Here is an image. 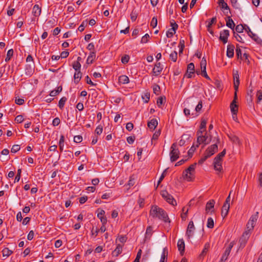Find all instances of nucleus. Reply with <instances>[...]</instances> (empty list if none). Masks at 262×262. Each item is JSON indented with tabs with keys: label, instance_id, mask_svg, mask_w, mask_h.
I'll return each mask as SVG.
<instances>
[{
	"label": "nucleus",
	"instance_id": "f257e3e1",
	"mask_svg": "<svg viewBox=\"0 0 262 262\" xmlns=\"http://www.w3.org/2000/svg\"><path fill=\"white\" fill-rule=\"evenodd\" d=\"M215 141V143L209 146L204 152L203 156L199 160L198 163L199 164H203L208 158L212 156L218 150L217 144L220 142V139L219 137L214 138L213 142Z\"/></svg>",
	"mask_w": 262,
	"mask_h": 262
},
{
	"label": "nucleus",
	"instance_id": "f03ea898",
	"mask_svg": "<svg viewBox=\"0 0 262 262\" xmlns=\"http://www.w3.org/2000/svg\"><path fill=\"white\" fill-rule=\"evenodd\" d=\"M150 214L153 217H157L159 220L163 221L164 223H170V220L166 212L157 206H152L150 211Z\"/></svg>",
	"mask_w": 262,
	"mask_h": 262
},
{
	"label": "nucleus",
	"instance_id": "7ed1b4c3",
	"mask_svg": "<svg viewBox=\"0 0 262 262\" xmlns=\"http://www.w3.org/2000/svg\"><path fill=\"white\" fill-rule=\"evenodd\" d=\"M196 136L197 144L196 147H199V145L202 143H204L205 145L208 144L211 142V138H208V137L206 136V133L204 135L202 131L198 130L196 132Z\"/></svg>",
	"mask_w": 262,
	"mask_h": 262
},
{
	"label": "nucleus",
	"instance_id": "20e7f679",
	"mask_svg": "<svg viewBox=\"0 0 262 262\" xmlns=\"http://www.w3.org/2000/svg\"><path fill=\"white\" fill-rule=\"evenodd\" d=\"M196 164L194 163L189 166L184 172V179L188 181H192L194 179V171Z\"/></svg>",
	"mask_w": 262,
	"mask_h": 262
},
{
	"label": "nucleus",
	"instance_id": "39448f33",
	"mask_svg": "<svg viewBox=\"0 0 262 262\" xmlns=\"http://www.w3.org/2000/svg\"><path fill=\"white\" fill-rule=\"evenodd\" d=\"M170 161L173 162L178 160L179 158L180 151L178 148H177L176 143H173L170 147Z\"/></svg>",
	"mask_w": 262,
	"mask_h": 262
},
{
	"label": "nucleus",
	"instance_id": "423d86ee",
	"mask_svg": "<svg viewBox=\"0 0 262 262\" xmlns=\"http://www.w3.org/2000/svg\"><path fill=\"white\" fill-rule=\"evenodd\" d=\"M233 77L234 80V99H237V92L238 91V86L239 85V74L237 71H233Z\"/></svg>",
	"mask_w": 262,
	"mask_h": 262
},
{
	"label": "nucleus",
	"instance_id": "0eeeda50",
	"mask_svg": "<svg viewBox=\"0 0 262 262\" xmlns=\"http://www.w3.org/2000/svg\"><path fill=\"white\" fill-rule=\"evenodd\" d=\"M161 194L167 203L172 206L177 205V202L175 199L171 194L168 193L166 190H162L161 192Z\"/></svg>",
	"mask_w": 262,
	"mask_h": 262
},
{
	"label": "nucleus",
	"instance_id": "6e6552de",
	"mask_svg": "<svg viewBox=\"0 0 262 262\" xmlns=\"http://www.w3.org/2000/svg\"><path fill=\"white\" fill-rule=\"evenodd\" d=\"M258 217V212H257L255 214L251 216L247 224V230L246 231H249V233L251 234V231L253 230L255 223Z\"/></svg>",
	"mask_w": 262,
	"mask_h": 262
},
{
	"label": "nucleus",
	"instance_id": "1a4fd4ad",
	"mask_svg": "<svg viewBox=\"0 0 262 262\" xmlns=\"http://www.w3.org/2000/svg\"><path fill=\"white\" fill-rule=\"evenodd\" d=\"M246 28L245 31L248 33V35L254 40L257 43L261 45L262 40L256 35V34L253 33L250 28L247 25H245Z\"/></svg>",
	"mask_w": 262,
	"mask_h": 262
},
{
	"label": "nucleus",
	"instance_id": "9d476101",
	"mask_svg": "<svg viewBox=\"0 0 262 262\" xmlns=\"http://www.w3.org/2000/svg\"><path fill=\"white\" fill-rule=\"evenodd\" d=\"M250 233H249V231H245L243 233L242 237L240 238L239 241L240 243L239 248H243L244 247H245L247 242V241L248 240L250 237Z\"/></svg>",
	"mask_w": 262,
	"mask_h": 262
},
{
	"label": "nucleus",
	"instance_id": "9b49d317",
	"mask_svg": "<svg viewBox=\"0 0 262 262\" xmlns=\"http://www.w3.org/2000/svg\"><path fill=\"white\" fill-rule=\"evenodd\" d=\"M234 244L233 242H231L228 247L226 248L224 253H223L221 260L220 262H225L226 260H227L228 256L230 254V253L231 252V250L233 247Z\"/></svg>",
	"mask_w": 262,
	"mask_h": 262
},
{
	"label": "nucleus",
	"instance_id": "f8f14e48",
	"mask_svg": "<svg viewBox=\"0 0 262 262\" xmlns=\"http://www.w3.org/2000/svg\"><path fill=\"white\" fill-rule=\"evenodd\" d=\"M218 3L226 16H228L229 14H231L229 7L228 6L227 4L225 2L224 0H220Z\"/></svg>",
	"mask_w": 262,
	"mask_h": 262
},
{
	"label": "nucleus",
	"instance_id": "ddd939ff",
	"mask_svg": "<svg viewBox=\"0 0 262 262\" xmlns=\"http://www.w3.org/2000/svg\"><path fill=\"white\" fill-rule=\"evenodd\" d=\"M236 100L237 99H234V98L233 101L230 104L231 111L232 113L233 119L234 120H236L237 119V113L238 111V106L237 104H236Z\"/></svg>",
	"mask_w": 262,
	"mask_h": 262
},
{
	"label": "nucleus",
	"instance_id": "4468645a",
	"mask_svg": "<svg viewBox=\"0 0 262 262\" xmlns=\"http://www.w3.org/2000/svg\"><path fill=\"white\" fill-rule=\"evenodd\" d=\"M163 69V67L160 62H157L155 65V67L152 69V73L155 76H158L161 74Z\"/></svg>",
	"mask_w": 262,
	"mask_h": 262
},
{
	"label": "nucleus",
	"instance_id": "2eb2a0df",
	"mask_svg": "<svg viewBox=\"0 0 262 262\" xmlns=\"http://www.w3.org/2000/svg\"><path fill=\"white\" fill-rule=\"evenodd\" d=\"M194 229L195 228L193 222L192 221H190L188 225L186 232V235L188 239H190L193 236Z\"/></svg>",
	"mask_w": 262,
	"mask_h": 262
},
{
	"label": "nucleus",
	"instance_id": "dca6fc26",
	"mask_svg": "<svg viewBox=\"0 0 262 262\" xmlns=\"http://www.w3.org/2000/svg\"><path fill=\"white\" fill-rule=\"evenodd\" d=\"M229 36V31L228 30H224L220 32V40H222L224 43L228 41V38Z\"/></svg>",
	"mask_w": 262,
	"mask_h": 262
},
{
	"label": "nucleus",
	"instance_id": "f3484780",
	"mask_svg": "<svg viewBox=\"0 0 262 262\" xmlns=\"http://www.w3.org/2000/svg\"><path fill=\"white\" fill-rule=\"evenodd\" d=\"M177 246L180 254L182 255L185 250V243L183 239H179L178 241Z\"/></svg>",
	"mask_w": 262,
	"mask_h": 262
},
{
	"label": "nucleus",
	"instance_id": "a211bd4d",
	"mask_svg": "<svg viewBox=\"0 0 262 262\" xmlns=\"http://www.w3.org/2000/svg\"><path fill=\"white\" fill-rule=\"evenodd\" d=\"M234 46L233 45H228L227 46L226 55L229 58H232L234 56Z\"/></svg>",
	"mask_w": 262,
	"mask_h": 262
},
{
	"label": "nucleus",
	"instance_id": "6ab92c4d",
	"mask_svg": "<svg viewBox=\"0 0 262 262\" xmlns=\"http://www.w3.org/2000/svg\"><path fill=\"white\" fill-rule=\"evenodd\" d=\"M41 12V8L38 5H35L33 8L32 13L35 16H39Z\"/></svg>",
	"mask_w": 262,
	"mask_h": 262
},
{
	"label": "nucleus",
	"instance_id": "aec40b11",
	"mask_svg": "<svg viewBox=\"0 0 262 262\" xmlns=\"http://www.w3.org/2000/svg\"><path fill=\"white\" fill-rule=\"evenodd\" d=\"M202 108V102L200 101L195 108V112H192L191 116L192 117H196L199 115L198 113L201 110Z\"/></svg>",
	"mask_w": 262,
	"mask_h": 262
},
{
	"label": "nucleus",
	"instance_id": "412c9836",
	"mask_svg": "<svg viewBox=\"0 0 262 262\" xmlns=\"http://www.w3.org/2000/svg\"><path fill=\"white\" fill-rule=\"evenodd\" d=\"M168 253V252L167 247L164 248L160 262H167Z\"/></svg>",
	"mask_w": 262,
	"mask_h": 262
},
{
	"label": "nucleus",
	"instance_id": "4be33fe9",
	"mask_svg": "<svg viewBox=\"0 0 262 262\" xmlns=\"http://www.w3.org/2000/svg\"><path fill=\"white\" fill-rule=\"evenodd\" d=\"M158 121L156 119H152L147 123L148 127L152 130H154L158 125Z\"/></svg>",
	"mask_w": 262,
	"mask_h": 262
},
{
	"label": "nucleus",
	"instance_id": "5701e85b",
	"mask_svg": "<svg viewBox=\"0 0 262 262\" xmlns=\"http://www.w3.org/2000/svg\"><path fill=\"white\" fill-rule=\"evenodd\" d=\"M227 17L228 19L226 20V26L231 28L232 30H234L235 27V24L231 18V16L229 15L226 16Z\"/></svg>",
	"mask_w": 262,
	"mask_h": 262
},
{
	"label": "nucleus",
	"instance_id": "b1692460",
	"mask_svg": "<svg viewBox=\"0 0 262 262\" xmlns=\"http://www.w3.org/2000/svg\"><path fill=\"white\" fill-rule=\"evenodd\" d=\"M118 82L121 84H127L129 83V78L126 75H121L119 77Z\"/></svg>",
	"mask_w": 262,
	"mask_h": 262
},
{
	"label": "nucleus",
	"instance_id": "393cba45",
	"mask_svg": "<svg viewBox=\"0 0 262 262\" xmlns=\"http://www.w3.org/2000/svg\"><path fill=\"white\" fill-rule=\"evenodd\" d=\"M222 161H215L214 160L213 164H214V169L218 171H221L223 168L222 165Z\"/></svg>",
	"mask_w": 262,
	"mask_h": 262
},
{
	"label": "nucleus",
	"instance_id": "a878e982",
	"mask_svg": "<svg viewBox=\"0 0 262 262\" xmlns=\"http://www.w3.org/2000/svg\"><path fill=\"white\" fill-rule=\"evenodd\" d=\"M230 208V205H223L222 209V216L225 218L228 214Z\"/></svg>",
	"mask_w": 262,
	"mask_h": 262
},
{
	"label": "nucleus",
	"instance_id": "bb28decb",
	"mask_svg": "<svg viewBox=\"0 0 262 262\" xmlns=\"http://www.w3.org/2000/svg\"><path fill=\"white\" fill-rule=\"evenodd\" d=\"M96 58V52L91 51L87 58L86 63L88 64H91L93 63V60Z\"/></svg>",
	"mask_w": 262,
	"mask_h": 262
},
{
	"label": "nucleus",
	"instance_id": "cd10ccee",
	"mask_svg": "<svg viewBox=\"0 0 262 262\" xmlns=\"http://www.w3.org/2000/svg\"><path fill=\"white\" fill-rule=\"evenodd\" d=\"M215 204V201L213 200H211L208 201L206 205V211L207 212L209 211L211 209L214 208Z\"/></svg>",
	"mask_w": 262,
	"mask_h": 262
},
{
	"label": "nucleus",
	"instance_id": "c85d7f7f",
	"mask_svg": "<svg viewBox=\"0 0 262 262\" xmlns=\"http://www.w3.org/2000/svg\"><path fill=\"white\" fill-rule=\"evenodd\" d=\"M82 73L80 72V71H78L77 72L75 71L74 75V82L75 83L77 84L79 82L82 77Z\"/></svg>",
	"mask_w": 262,
	"mask_h": 262
},
{
	"label": "nucleus",
	"instance_id": "c756f323",
	"mask_svg": "<svg viewBox=\"0 0 262 262\" xmlns=\"http://www.w3.org/2000/svg\"><path fill=\"white\" fill-rule=\"evenodd\" d=\"M122 245L118 244L117 246L116 249L113 252V255L115 256H118L119 254L122 252Z\"/></svg>",
	"mask_w": 262,
	"mask_h": 262
},
{
	"label": "nucleus",
	"instance_id": "7c9ffc66",
	"mask_svg": "<svg viewBox=\"0 0 262 262\" xmlns=\"http://www.w3.org/2000/svg\"><path fill=\"white\" fill-rule=\"evenodd\" d=\"M152 233V228L151 226H148L146 230L145 238H150Z\"/></svg>",
	"mask_w": 262,
	"mask_h": 262
},
{
	"label": "nucleus",
	"instance_id": "2f4dec72",
	"mask_svg": "<svg viewBox=\"0 0 262 262\" xmlns=\"http://www.w3.org/2000/svg\"><path fill=\"white\" fill-rule=\"evenodd\" d=\"M226 149H224L214 159L215 161H222V158L225 156L226 154Z\"/></svg>",
	"mask_w": 262,
	"mask_h": 262
},
{
	"label": "nucleus",
	"instance_id": "473e14b6",
	"mask_svg": "<svg viewBox=\"0 0 262 262\" xmlns=\"http://www.w3.org/2000/svg\"><path fill=\"white\" fill-rule=\"evenodd\" d=\"M138 15V13L135 9H134L130 13V19L133 21H135Z\"/></svg>",
	"mask_w": 262,
	"mask_h": 262
},
{
	"label": "nucleus",
	"instance_id": "72a5a7b5",
	"mask_svg": "<svg viewBox=\"0 0 262 262\" xmlns=\"http://www.w3.org/2000/svg\"><path fill=\"white\" fill-rule=\"evenodd\" d=\"M176 28H170L166 32V36L168 38H170L173 36V34L176 33Z\"/></svg>",
	"mask_w": 262,
	"mask_h": 262
},
{
	"label": "nucleus",
	"instance_id": "f704fd0d",
	"mask_svg": "<svg viewBox=\"0 0 262 262\" xmlns=\"http://www.w3.org/2000/svg\"><path fill=\"white\" fill-rule=\"evenodd\" d=\"M210 247V244L209 243H206L205 245H204V249L203 250V251H202L201 254H200V256H204L205 254H206V253L207 252V251H208V249Z\"/></svg>",
	"mask_w": 262,
	"mask_h": 262
},
{
	"label": "nucleus",
	"instance_id": "c9c22d12",
	"mask_svg": "<svg viewBox=\"0 0 262 262\" xmlns=\"http://www.w3.org/2000/svg\"><path fill=\"white\" fill-rule=\"evenodd\" d=\"M3 256H9L13 253V251L10 250L8 248H5L3 250Z\"/></svg>",
	"mask_w": 262,
	"mask_h": 262
},
{
	"label": "nucleus",
	"instance_id": "e433bc0d",
	"mask_svg": "<svg viewBox=\"0 0 262 262\" xmlns=\"http://www.w3.org/2000/svg\"><path fill=\"white\" fill-rule=\"evenodd\" d=\"M170 59L173 62H176L178 58V53L177 51H174L171 53L169 55Z\"/></svg>",
	"mask_w": 262,
	"mask_h": 262
},
{
	"label": "nucleus",
	"instance_id": "4c0bfd02",
	"mask_svg": "<svg viewBox=\"0 0 262 262\" xmlns=\"http://www.w3.org/2000/svg\"><path fill=\"white\" fill-rule=\"evenodd\" d=\"M153 92L156 95L160 94V87L157 84H154L153 85Z\"/></svg>",
	"mask_w": 262,
	"mask_h": 262
},
{
	"label": "nucleus",
	"instance_id": "58836bf2",
	"mask_svg": "<svg viewBox=\"0 0 262 262\" xmlns=\"http://www.w3.org/2000/svg\"><path fill=\"white\" fill-rule=\"evenodd\" d=\"M72 67L76 72L80 71L81 64L79 62L74 61L72 64Z\"/></svg>",
	"mask_w": 262,
	"mask_h": 262
},
{
	"label": "nucleus",
	"instance_id": "ea45409f",
	"mask_svg": "<svg viewBox=\"0 0 262 262\" xmlns=\"http://www.w3.org/2000/svg\"><path fill=\"white\" fill-rule=\"evenodd\" d=\"M64 137L63 135L60 136V140L59 142V149L61 151L63 150L64 146Z\"/></svg>",
	"mask_w": 262,
	"mask_h": 262
},
{
	"label": "nucleus",
	"instance_id": "a19ab883",
	"mask_svg": "<svg viewBox=\"0 0 262 262\" xmlns=\"http://www.w3.org/2000/svg\"><path fill=\"white\" fill-rule=\"evenodd\" d=\"M13 49L9 50L7 53V57L5 58V61L6 62L9 61L10 60L12 56H13Z\"/></svg>",
	"mask_w": 262,
	"mask_h": 262
},
{
	"label": "nucleus",
	"instance_id": "79ce46f5",
	"mask_svg": "<svg viewBox=\"0 0 262 262\" xmlns=\"http://www.w3.org/2000/svg\"><path fill=\"white\" fill-rule=\"evenodd\" d=\"M207 227L212 229L214 227V221L212 217H209L207 220Z\"/></svg>",
	"mask_w": 262,
	"mask_h": 262
},
{
	"label": "nucleus",
	"instance_id": "37998d69",
	"mask_svg": "<svg viewBox=\"0 0 262 262\" xmlns=\"http://www.w3.org/2000/svg\"><path fill=\"white\" fill-rule=\"evenodd\" d=\"M165 102V97H160L158 98L157 101V104L158 107H161V106Z\"/></svg>",
	"mask_w": 262,
	"mask_h": 262
},
{
	"label": "nucleus",
	"instance_id": "c03bdc74",
	"mask_svg": "<svg viewBox=\"0 0 262 262\" xmlns=\"http://www.w3.org/2000/svg\"><path fill=\"white\" fill-rule=\"evenodd\" d=\"M66 101L67 98L65 97H63L60 99L58 103V106L60 108L62 109Z\"/></svg>",
	"mask_w": 262,
	"mask_h": 262
},
{
	"label": "nucleus",
	"instance_id": "a18cd8bd",
	"mask_svg": "<svg viewBox=\"0 0 262 262\" xmlns=\"http://www.w3.org/2000/svg\"><path fill=\"white\" fill-rule=\"evenodd\" d=\"M246 26L245 27L242 25H238L235 27V31L238 33H242L243 32L244 30H245Z\"/></svg>",
	"mask_w": 262,
	"mask_h": 262
},
{
	"label": "nucleus",
	"instance_id": "49530a36",
	"mask_svg": "<svg viewBox=\"0 0 262 262\" xmlns=\"http://www.w3.org/2000/svg\"><path fill=\"white\" fill-rule=\"evenodd\" d=\"M142 98L145 103H147L150 99V94L149 93H144L142 96Z\"/></svg>",
	"mask_w": 262,
	"mask_h": 262
},
{
	"label": "nucleus",
	"instance_id": "de8ad7c7",
	"mask_svg": "<svg viewBox=\"0 0 262 262\" xmlns=\"http://www.w3.org/2000/svg\"><path fill=\"white\" fill-rule=\"evenodd\" d=\"M206 64H207L206 60L205 58V57H203L202 59V61H201V63H200L201 70H203L204 69L206 70Z\"/></svg>",
	"mask_w": 262,
	"mask_h": 262
},
{
	"label": "nucleus",
	"instance_id": "09e8293b",
	"mask_svg": "<svg viewBox=\"0 0 262 262\" xmlns=\"http://www.w3.org/2000/svg\"><path fill=\"white\" fill-rule=\"evenodd\" d=\"M150 36L148 34H145L141 38V43H145L148 41V39Z\"/></svg>",
	"mask_w": 262,
	"mask_h": 262
},
{
	"label": "nucleus",
	"instance_id": "8fccbe9b",
	"mask_svg": "<svg viewBox=\"0 0 262 262\" xmlns=\"http://www.w3.org/2000/svg\"><path fill=\"white\" fill-rule=\"evenodd\" d=\"M229 137L230 138V139L233 142H234V143H239V138L235 136V135H230V136H229Z\"/></svg>",
	"mask_w": 262,
	"mask_h": 262
},
{
	"label": "nucleus",
	"instance_id": "3c124183",
	"mask_svg": "<svg viewBox=\"0 0 262 262\" xmlns=\"http://www.w3.org/2000/svg\"><path fill=\"white\" fill-rule=\"evenodd\" d=\"M187 72H193L194 73V65L193 63L191 62L189 63L187 66Z\"/></svg>",
	"mask_w": 262,
	"mask_h": 262
},
{
	"label": "nucleus",
	"instance_id": "603ef678",
	"mask_svg": "<svg viewBox=\"0 0 262 262\" xmlns=\"http://www.w3.org/2000/svg\"><path fill=\"white\" fill-rule=\"evenodd\" d=\"M207 124V121L204 119H202L200 124V129H203V131L206 130V126Z\"/></svg>",
	"mask_w": 262,
	"mask_h": 262
},
{
	"label": "nucleus",
	"instance_id": "864d4df0",
	"mask_svg": "<svg viewBox=\"0 0 262 262\" xmlns=\"http://www.w3.org/2000/svg\"><path fill=\"white\" fill-rule=\"evenodd\" d=\"M87 21L85 20V21H84L82 23V24L80 25V26L78 27V30L80 31V32H82L84 30L85 27L87 25Z\"/></svg>",
	"mask_w": 262,
	"mask_h": 262
},
{
	"label": "nucleus",
	"instance_id": "5fc2aeb1",
	"mask_svg": "<svg viewBox=\"0 0 262 262\" xmlns=\"http://www.w3.org/2000/svg\"><path fill=\"white\" fill-rule=\"evenodd\" d=\"M236 56L237 57V58H240V59H242V51H241V50L239 48V47H238V46H237L236 47Z\"/></svg>",
	"mask_w": 262,
	"mask_h": 262
},
{
	"label": "nucleus",
	"instance_id": "6e6d98bb",
	"mask_svg": "<svg viewBox=\"0 0 262 262\" xmlns=\"http://www.w3.org/2000/svg\"><path fill=\"white\" fill-rule=\"evenodd\" d=\"M157 25V18L156 17H154L151 21L150 22V26L152 27L153 28L156 27Z\"/></svg>",
	"mask_w": 262,
	"mask_h": 262
},
{
	"label": "nucleus",
	"instance_id": "4d7b16f0",
	"mask_svg": "<svg viewBox=\"0 0 262 262\" xmlns=\"http://www.w3.org/2000/svg\"><path fill=\"white\" fill-rule=\"evenodd\" d=\"M21 169H18L17 170V174L14 180V183L18 182L20 178V175H21Z\"/></svg>",
	"mask_w": 262,
	"mask_h": 262
},
{
	"label": "nucleus",
	"instance_id": "13d9d810",
	"mask_svg": "<svg viewBox=\"0 0 262 262\" xmlns=\"http://www.w3.org/2000/svg\"><path fill=\"white\" fill-rule=\"evenodd\" d=\"M20 149V146L19 145H13L11 151L13 153H15L19 151Z\"/></svg>",
	"mask_w": 262,
	"mask_h": 262
},
{
	"label": "nucleus",
	"instance_id": "bf43d9fd",
	"mask_svg": "<svg viewBox=\"0 0 262 262\" xmlns=\"http://www.w3.org/2000/svg\"><path fill=\"white\" fill-rule=\"evenodd\" d=\"M82 141V137L80 135L75 136L74 137V141L76 143H79Z\"/></svg>",
	"mask_w": 262,
	"mask_h": 262
},
{
	"label": "nucleus",
	"instance_id": "052dcab7",
	"mask_svg": "<svg viewBox=\"0 0 262 262\" xmlns=\"http://www.w3.org/2000/svg\"><path fill=\"white\" fill-rule=\"evenodd\" d=\"M129 59V56L127 55H125L121 58V61L123 63L126 64L127 63Z\"/></svg>",
	"mask_w": 262,
	"mask_h": 262
},
{
	"label": "nucleus",
	"instance_id": "680f3d73",
	"mask_svg": "<svg viewBox=\"0 0 262 262\" xmlns=\"http://www.w3.org/2000/svg\"><path fill=\"white\" fill-rule=\"evenodd\" d=\"M216 17H212L207 26V28H210L212 26V24L215 23L216 22Z\"/></svg>",
	"mask_w": 262,
	"mask_h": 262
},
{
	"label": "nucleus",
	"instance_id": "e2e57ef3",
	"mask_svg": "<svg viewBox=\"0 0 262 262\" xmlns=\"http://www.w3.org/2000/svg\"><path fill=\"white\" fill-rule=\"evenodd\" d=\"M184 42H184V40H180V41L179 47H180V50H179V53H182L183 52L184 48L185 47Z\"/></svg>",
	"mask_w": 262,
	"mask_h": 262
},
{
	"label": "nucleus",
	"instance_id": "0e129e2a",
	"mask_svg": "<svg viewBox=\"0 0 262 262\" xmlns=\"http://www.w3.org/2000/svg\"><path fill=\"white\" fill-rule=\"evenodd\" d=\"M24 120L23 116L22 115H18L15 118V121L18 123H20L22 122Z\"/></svg>",
	"mask_w": 262,
	"mask_h": 262
},
{
	"label": "nucleus",
	"instance_id": "69168bd1",
	"mask_svg": "<svg viewBox=\"0 0 262 262\" xmlns=\"http://www.w3.org/2000/svg\"><path fill=\"white\" fill-rule=\"evenodd\" d=\"M127 142L128 143L132 144H133L135 140V136H129L127 138Z\"/></svg>",
	"mask_w": 262,
	"mask_h": 262
},
{
	"label": "nucleus",
	"instance_id": "338daca9",
	"mask_svg": "<svg viewBox=\"0 0 262 262\" xmlns=\"http://www.w3.org/2000/svg\"><path fill=\"white\" fill-rule=\"evenodd\" d=\"M60 123V120L59 118L57 117L53 119L52 122V124L53 126H57Z\"/></svg>",
	"mask_w": 262,
	"mask_h": 262
},
{
	"label": "nucleus",
	"instance_id": "774afa93",
	"mask_svg": "<svg viewBox=\"0 0 262 262\" xmlns=\"http://www.w3.org/2000/svg\"><path fill=\"white\" fill-rule=\"evenodd\" d=\"M256 96L257 97V102L258 103L262 100V92L260 91H258Z\"/></svg>",
	"mask_w": 262,
	"mask_h": 262
}]
</instances>
